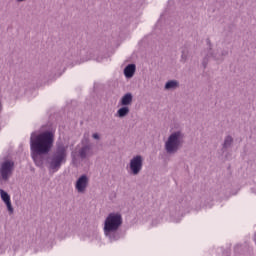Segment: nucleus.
Masks as SVG:
<instances>
[{
	"label": "nucleus",
	"mask_w": 256,
	"mask_h": 256,
	"mask_svg": "<svg viewBox=\"0 0 256 256\" xmlns=\"http://www.w3.org/2000/svg\"><path fill=\"white\" fill-rule=\"evenodd\" d=\"M79 155L82 159H87V157H91V155H93V145L89 144L84 146L80 150Z\"/></svg>",
	"instance_id": "12"
},
{
	"label": "nucleus",
	"mask_w": 256,
	"mask_h": 256,
	"mask_svg": "<svg viewBox=\"0 0 256 256\" xmlns=\"http://www.w3.org/2000/svg\"><path fill=\"white\" fill-rule=\"evenodd\" d=\"M135 69H136L135 64H129L124 68V75L126 79H131V77L135 75Z\"/></svg>",
	"instance_id": "15"
},
{
	"label": "nucleus",
	"mask_w": 256,
	"mask_h": 256,
	"mask_svg": "<svg viewBox=\"0 0 256 256\" xmlns=\"http://www.w3.org/2000/svg\"><path fill=\"white\" fill-rule=\"evenodd\" d=\"M123 225V216L119 212H112L104 220L103 233L109 241H117L119 239V229Z\"/></svg>",
	"instance_id": "3"
},
{
	"label": "nucleus",
	"mask_w": 256,
	"mask_h": 256,
	"mask_svg": "<svg viewBox=\"0 0 256 256\" xmlns=\"http://www.w3.org/2000/svg\"><path fill=\"white\" fill-rule=\"evenodd\" d=\"M209 61H223V54L219 49L210 47L204 53V58L202 60L203 67H207V63H209Z\"/></svg>",
	"instance_id": "7"
},
{
	"label": "nucleus",
	"mask_w": 256,
	"mask_h": 256,
	"mask_svg": "<svg viewBox=\"0 0 256 256\" xmlns=\"http://www.w3.org/2000/svg\"><path fill=\"white\" fill-rule=\"evenodd\" d=\"M92 137H93V139H96L97 141H99V139H100V136H99L98 133H94V134L92 135Z\"/></svg>",
	"instance_id": "18"
},
{
	"label": "nucleus",
	"mask_w": 256,
	"mask_h": 256,
	"mask_svg": "<svg viewBox=\"0 0 256 256\" xmlns=\"http://www.w3.org/2000/svg\"><path fill=\"white\" fill-rule=\"evenodd\" d=\"M67 236H63L62 239H65Z\"/></svg>",
	"instance_id": "21"
},
{
	"label": "nucleus",
	"mask_w": 256,
	"mask_h": 256,
	"mask_svg": "<svg viewBox=\"0 0 256 256\" xmlns=\"http://www.w3.org/2000/svg\"><path fill=\"white\" fill-rule=\"evenodd\" d=\"M74 187L77 191V193L83 195L84 193H87V188L89 187V176L86 174L80 175L76 182L74 183Z\"/></svg>",
	"instance_id": "8"
},
{
	"label": "nucleus",
	"mask_w": 256,
	"mask_h": 256,
	"mask_svg": "<svg viewBox=\"0 0 256 256\" xmlns=\"http://www.w3.org/2000/svg\"><path fill=\"white\" fill-rule=\"evenodd\" d=\"M165 91H175L179 89V82L177 80H169L164 85Z\"/></svg>",
	"instance_id": "14"
},
{
	"label": "nucleus",
	"mask_w": 256,
	"mask_h": 256,
	"mask_svg": "<svg viewBox=\"0 0 256 256\" xmlns=\"http://www.w3.org/2000/svg\"><path fill=\"white\" fill-rule=\"evenodd\" d=\"M0 197L3 203L6 205L8 213L12 215V213L14 212V209H13V205L11 204V196L5 190L0 189Z\"/></svg>",
	"instance_id": "9"
},
{
	"label": "nucleus",
	"mask_w": 256,
	"mask_h": 256,
	"mask_svg": "<svg viewBox=\"0 0 256 256\" xmlns=\"http://www.w3.org/2000/svg\"><path fill=\"white\" fill-rule=\"evenodd\" d=\"M181 219H183V214L181 212L172 211L170 214V221L172 223H181Z\"/></svg>",
	"instance_id": "16"
},
{
	"label": "nucleus",
	"mask_w": 256,
	"mask_h": 256,
	"mask_svg": "<svg viewBox=\"0 0 256 256\" xmlns=\"http://www.w3.org/2000/svg\"><path fill=\"white\" fill-rule=\"evenodd\" d=\"M233 145V137L231 135H228L224 138L223 148L229 149Z\"/></svg>",
	"instance_id": "17"
},
{
	"label": "nucleus",
	"mask_w": 256,
	"mask_h": 256,
	"mask_svg": "<svg viewBox=\"0 0 256 256\" xmlns=\"http://www.w3.org/2000/svg\"><path fill=\"white\" fill-rule=\"evenodd\" d=\"M83 241H89L94 245H101V234L97 231L89 232L87 236L83 238Z\"/></svg>",
	"instance_id": "10"
},
{
	"label": "nucleus",
	"mask_w": 256,
	"mask_h": 256,
	"mask_svg": "<svg viewBox=\"0 0 256 256\" xmlns=\"http://www.w3.org/2000/svg\"><path fill=\"white\" fill-rule=\"evenodd\" d=\"M16 1H17V3H23V2H25L27 0H16Z\"/></svg>",
	"instance_id": "20"
},
{
	"label": "nucleus",
	"mask_w": 256,
	"mask_h": 256,
	"mask_svg": "<svg viewBox=\"0 0 256 256\" xmlns=\"http://www.w3.org/2000/svg\"><path fill=\"white\" fill-rule=\"evenodd\" d=\"M15 171V162L10 159L0 160V175L3 181H9Z\"/></svg>",
	"instance_id": "6"
},
{
	"label": "nucleus",
	"mask_w": 256,
	"mask_h": 256,
	"mask_svg": "<svg viewBox=\"0 0 256 256\" xmlns=\"http://www.w3.org/2000/svg\"><path fill=\"white\" fill-rule=\"evenodd\" d=\"M132 103L133 94H131V92L124 94L119 101V105H121V107H129V105H132Z\"/></svg>",
	"instance_id": "11"
},
{
	"label": "nucleus",
	"mask_w": 256,
	"mask_h": 256,
	"mask_svg": "<svg viewBox=\"0 0 256 256\" xmlns=\"http://www.w3.org/2000/svg\"><path fill=\"white\" fill-rule=\"evenodd\" d=\"M55 145V130H38L30 135V153L36 167H43L45 157Z\"/></svg>",
	"instance_id": "1"
},
{
	"label": "nucleus",
	"mask_w": 256,
	"mask_h": 256,
	"mask_svg": "<svg viewBox=\"0 0 256 256\" xmlns=\"http://www.w3.org/2000/svg\"><path fill=\"white\" fill-rule=\"evenodd\" d=\"M67 149H69V138L59 139L55 151L48 160L50 173H57L61 169V165L67 163Z\"/></svg>",
	"instance_id": "2"
},
{
	"label": "nucleus",
	"mask_w": 256,
	"mask_h": 256,
	"mask_svg": "<svg viewBox=\"0 0 256 256\" xmlns=\"http://www.w3.org/2000/svg\"><path fill=\"white\" fill-rule=\"evenodd\" d=\"M129 113H130L129 106H122L117 110L115 117H118V119H125V117L129 115Z\"/></svg>",
	"instance_id": "13"
},
{
	"label": "nucleus",
	"mask_w": 256,
	"mask_h": 256,
	"mask_svg": "<svg viewBox=\"0 0 256 256\" xmlns=\"http://www.w3.org/2000/svg\"><path fill=\"white\" fill-rule=\"evenodd\" d=\"M90 59H93V55L91 53H89V57L84 59V61H90Z\"/></svg>",
	"instance_id": "19"
},
{
	"label": "nucleus",
	"mask_w": 256,
	"mask_h": 256,
	"mask_svg": "<svg viewBox=\"0 0 256 256\" xmlns=\"http://www.w3.org/2000/svg\"><path fill=\"white\" fill-rule=\"evenodd\" d=\"M185 145V132L183 130H174L170 132L164 141V150L167 155H176Z\"/></svg>",
	"instance_id": "4"
},
{
	"label": "nucleus",
	"mask_w": 256,
	"mask_h": 256,
	"mask_svg": "<svg viewBox=\"0 0 256 256\" xmlns=\"http://www.w3.org/2000/svg\"><path fill=\"white\" fill-rule=\"evenodd\" d=\"M145 164V157L141 154H136L132 156L129 160V163L126 166V169L129 175L137 177L143 171V165Z\"/></svg>",
	"instance_id": "5"
}]
</instances>
